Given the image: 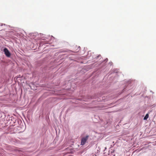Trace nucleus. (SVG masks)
I'll use <instances>...</instances> for the list:
<instances>
[{
  "label": "nucleus",
  "mask_w": 156,
  "mask_h": 156,
  "mask_svg": "<svg viewBox=\"0 0 156 156\" xmlns=\"http://www.w3.org/2000/svg\"><path fill=\"white\" fill-rule=\"evenodd\" d=\"M4 51L5 54L7 57H10L11 54L8 49L6 48H5L4 49Z\"/></svg>",
  "instance_id": "2"
},
{
  "label": "nucleus",
  "mask_w": 156,
  "mask_h": 156,
  "mask_svg": "<svg viewBox=\"0 0 156 156\" xmlns=\"http://www.w3.org/2000/svg\"><path fill=\"white\" fill-rule=\"evenodd\" d=\"M88 137L89 136H87L85 137H83L82 139L81 140V144L82 145H84L85 144Z\"/></svg>",
  "instance_id": "1"
},
{
  "label": "nucleus",
  "mask_w": 156,
  "mask_h": 156,
  "mask_svg": "<svg viewBox=\"0 0 156 156\" xmlns=\"http://www.w3.org/2000/svg\"><path fill=\"white\" fill-rule=\"evenodd\" d=\"M149 117V115L148 114H146V115L144 117V120H146Z\"/></svg>",
  "instance_id": "3"
}]
</instances>
